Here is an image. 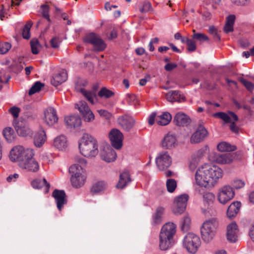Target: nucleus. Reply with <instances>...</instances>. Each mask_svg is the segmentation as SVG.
<instances>
[{
	"mask_svg": "<svg viewBox=\"0 0 254 254\" xmlns=\"http://www.w3.org/2000/svg\"><path fill=\"white\" fill-rule=\"evenodd\" d=\"M75 108L81 114L85 122L90 123L94 120L95 116L85 101H79L75 104Z\"/></svg>",
	"mask_w": 254,
	"mask_h": 254,
	"instance_id": "obj_11",
	"label": "nucleus"
},
{
	"mask_svg": "<svg viewBox=\"0 0 254 254\" xmlns=\"http://www.w3.org/2000/svg\"><path fill=\"white\" fill-rule=\"evenodd\" d=\"M164 211V208L161 206L157 208L155 213L152 216V223L153 225H157L161 222Z\"/></svg>",
	"mask_w": 254,
	"mask_h": 254,
	"instance_id": "obj_36",
	"label": "nucleus"
},
{
	"mask_svg": "<svg viewBox=\"0 0 254 254\" xmlns=\"http://www.w3.org/2000/svg\"><path fill=\"white\" fill-rule=\"evenodd\" d=\"M151 3L148 1H145L143 3L142 7L140 8L139 10L142 13H145L151 10Z\"/></svg>",
	"mask_w": 254,
	"mask_h": 254,
	"instance_id": "obj_53",
	"label": "nucleus"
},
{
	"mask_svg": "<svg viewBox=\"0 0 254 254\" xmlns=\"http://www.w3.org/2000/svg\"><path fill=\"white\" fill-rule=\"evenodd\" d=\"M234 122H235L234 121H232L231 122H230L231 123V124L230 125V130L233 132L237 133L239 132V128H238V127H237L236 126Z\"/></svg>",
	"mask_w": 254,
	"mask_h": 254,
	"instance_id": "obj_61",
	"label": "nucleus"
},
{
	"mask_svg": "<svg viewBox=\"0 0 254 254\" xmlns=\"http://www.w3.org/2000/svg\"><path fill=\"white\" fill-rule=\"evenodd\" d=\"M40 10L42 16H49V6L48 4H42Z\"/></svg>",
	"mask_w": 254,
	"mask_h": 254,
	"instance_id": "obj_55",
	"label": "nucleus"
},
{
	"mask_svg": "<svg viewBox=\"0 0 254 254\" xmlns=\"http://www.w3.org/2000/svg\"><path fill=\"white\" fill-rule=\"evenodd\" d=\"M11 47V45L8 42L0 43V54L6 53Z\"/></svg>",
	"mask_w": 254,
	"mask_h": 254,
	"instance_id": "obj_50",
	"label": "nucleus"
},
{
	"mask_svg": "<svg viewBox=\"0 0 254 254\" xmlns=\"http://www.w3.org/2000/svg\"><path fill=\"white\" fill-rule=\"evenodd\" d=\"M172 120V116L169 112H164L156 118L158 125L160 126L167 125Z\"/></svg>",
	"mask_w": 254,
	"mask_h": 254,
	"instance_id": "obj_35",
	"label": "nucleus"
},
{
	"mask_svg": "<svg viewBox=\"0 0 254 254\" xmlns=\"http://www.w3.org/2000/svg\"><path fill=\"white\" fill-rule=\"evenodd\" d=\"M135 121L134 118L128 115L120 116L118 119V123L123 129L129 131L134 126Z\"/></svg>",
	"mask_w": 254,
	"mask_h": 254,
	"instance_id": "obj_16",
	"label": "nucleus"
},
{
	"mask_svg": "<svg viewBox=\"0 0 254 254\" xmlns=\"http://www.w3.org/2000/svg\"><path fill=\"white\" fill-rule=\"evenodd\" d=\"M231 1L237 5H245L248 3L250 0H231Z\"/></svg>",
	"mask_w": 254,
	"mask_h": 254,
	"instance_id": "obj_62",
	"label": "nucleus"
},
{
	"mask_svg": "<svg viewBox=\"0 0 254 254\" xmlns=\"http://www.w3.org/2000/svg\"><path fill=\"white\" fill-rule=\"evenodd\" d=\"M220 1L221 0H207L206 1V3H207L206 8L208 10L216 9L219 5Z\"/></svg>",
	"mask_w": 254,
	"mask_h": 254,
	"instance_id": "obj_46",
	"label": "nucleus"
},
{
	"mask_svg": "<svg viewBox=\"0 0 254 254\" xmlns=\"http://www.w3.org/2000/svg\"><path fill=\"white\" fill-rule=\"evenodd\" d=\"M30 46L32 54L37 55L39 53V48L41 47V45L37 39H32L30 41Z\"/></svg>",
	"mask_w": 254,
	"mask_h": 254,
	"instance_id": "obj_43",
	"label": "nucleus"
},
{
	"mask_svg": "<svg viewBox=\"0 0 254 254\" xmlns=\"http://www.w3.org/2000/svg\"><path fill=\"white\" fill-rule=\"evenodd\" d=\"M231 185L233 189L234 188L238 190L243 188L245 185V183L241 180H236L232 182Z\"/></svg>",
	"mask_w": 254,
	"mask_h": 254,
	"instance_id": "obj_52",
	"label": "nucleus"
},
{
	"mask_svg": "<svg viewBox=\"0 0 254 254\" xmlns=\"http://www.w3.org/2000/svg\"><path fill=\"white\" fill-rule=\"evenodd\" d=\"M234 196L235 191L229 185H225L220 188L217 194L218 200L222 204L227 203Z\"/></svg>",
	"mask_w": 254,
	"mask_h": 254,
	"instance_id": "obj_10",
	"label": "nucleus"
},
{
	"mask_svg": "<svg viewBox=\"0 0 254 254\" xmlns=\"http://www.w3.org/2000/svg\"><path fill=\"white\" fill-rule=\"evenodd\" d=\"M212 116L222 120L225 123L231 122L232 121H237V116L232 112H229V115L225 112H217L213 114Z\"/></svg>",
	"mask_w": 254,
	"mask_h": 254,
	"instance_id": "obj_22",
	"label": "nucleus"
},
{
	"mask_svg": "<svg viewBox=\"0 0 254 254\" xmlns=\"http://www.w3.org/2000/svg\"><path fill=\"white\" fill-rule=\"evenodd\" d=\"M208 132L205 127L199 126L197 130L191 135L190 139L191 143H197L202 141L206 136Z\"/></svg>",
	"mask_w": 254,
	"mask_h": 254,
	"instance_id": "obj_19",
	"label": "nucleus"
},
{
	"mask_svg": "<svg viewBox=\"0 0 254 254\" xmlns=\"http://www.w3.org/2000/svg\"><path fill=\"white\" fill-rule=\"evenodd\" d=\"M31 186L34 189H40L44 188L45 193L49 192L50 185L45 179H36L31 182Z\"/></svg>",
	"mask_w": 254,
	"mask_h": 254,
	"instance_id": "obj_24",
	"label": "nucleus"
},
{
	"mask_svg": "<svg viewBox=\"0 0 254 254\" xmlns=\"http://www.w3.org/2000/svg\"><path fill=\"white\" fill-rule=\"evenodd\" d=\"M33 149L24 148L22 146L14 147L10 151L9 158L12 162H18V165L23 162L27 157H31Z\"/></svg>",
	"mask_w": 254,
	"mask_h": 254,
	"instance_id": "obj_7",
	"label": "nucleus"
},
{
	"mask_svg": "<svg viewBox=\"0 0 254 254\" xmlns=\"http://www.w3.org/2000/svg\"><path fill=\"white\" fill-rule=\"evenodd\" d=\"M9 111L14 118H17L18 117L20 112V109L19 108L16 107H13L11 108Z\"/></svg>",
	"mask_w": 254,
	"mask_h": 254,
	"instance_id": "obj_60",
	"label": "nucleus"
},
{
	"mask_svg": "<svg viewBox=\"0 0 254 254\" xmlns=\"http://www.w3.org/2000/svg\"><path fill=\"white\" fill-rule=\"evenodd\" d=\"M31 23L30 22L28 23L22 29V35L24 39H29L30 38V30L31 27Z\"/></svg>",
	"mask_w": 254,
	"mask_h": 254,
	"instance_id": "obj_47",
	"label": "nucleus"
},
{
	"mask_svg": "<svg viewBox=\"0 0 254 254\" xmlns=\"http://www.w3.org/2000/svg\"><path fill=\"white\" fill-rule=\"evenodd\" d=\"M189 196L187 194H181L177 197L174 202L173 211L174 214H182L186 209Z\"/></svg>",
	"mask_w": 254,
	"mask_h": 254,
	"instance_id": "obj_12",
	"label": "nucleus"
},
{
	"mask_svg": "<svg viewBox=\"0 0 254 254\" xmlns=\"http://www.w3.org/2000/svg\"><path fill=\"white\" fill-rule=\"evenodd\" d=\"M215 198V196L212 192H207L203 194V201L208 204L212 203Z\"/></svg>",
	"mask_w": 254,
	"mask_h": 254,
	"instance_id": "obj_51",
	"label": "nucleus"
},
{
	"mask_svg": "<svg viewBox=\"0 0 254 254\" xmlns=\"http://www.w3.org/2000/svg\"><path fill=\"white\" fill-rule=\"evenodd\" d=\"M98 112L101 117H104L107 120H110L112 117V114L105 110H99Z\"/></svg>",
	"mask_w": 254,
	"mask_h": 254,
	"instance_id": "obj_56",
	"label": "nucleus"
},
{
	"mask_svg": "<svg viewBox=\"0 0 254 254\" xmlns=\"http://www.w3.org/2000/svg\"><path fill=\"white\" fill-rule=\"evenodd\" d=\"M19 177V175L15 173L13 175H10L6 179L8 182H15Z\"/></svg>",
	"mask_w": 254,
	"mask_h": 254,
	"instance_id": "obj_64",
	"label": "nucleus"
},
{
	"mask_svg": "<svg viewBox=\"0 0 254 254\" xmlns=\"http://www.w3.org/2000/svg\"><path fill=\"white\" fill-rule=\"evenodd\" d=\"M239 229L236 222L230 223L227 227L226 237L228 241L231 243H235L238 239Z\"/></svg>",
	"mask_w": 254,
	"mask_h": 254,
	"instance_id": "obj_17",
	"label": "nucleus"
},
{
	"mask_svg": "<svg viewBox=\"0 0 254 254\" xmlns=\"http://www.w3.org/2000/svg\"><path fill=\"white\" fill-rule=\"evenodd\" d=\"M131 181V180L129 172L127 171H124L120 174V179L116 185V187L118 189H123Z\"/></svg>",
	"mask_w": 254,
	"mask_h": 254,
	"instance_id": "obj_28",
	"label": "nucleus"
},
{
	"mask_svg": "<svg viewBox=\"0 0 254 254\" xmlns=\"http://www.w3.org/2000/svg\"><path fill=\"white\" fill-rule=\"evenodd\" d=\"M64 122L67 126L70 128L78 127L81 124V118L78 115L66 117L64 118Z\"/></svg>",
	"mask_w": 254,
	"mask_h": 254,
	"instance_id": "obj_27",
	"label": "nucleus"
},
{
	"mask_svg": "<svg viewBox=\"0 0 254 254\" xmlns=\"http://www.w3.org/2000/svg\"><path fill=\"white\" fill-rule=\"evenodd\" d=\"M3 135L8 142H12L15 138V134L13 129L11 127H6L3 130Z\"/></svg>",
	"mask_w": 254,
	"mask_h": 254,
	"instance_id": "obj_39",
	"label": "nucleus"
},
{
	"mask_svg": "<svg viewBox=\"0 0 254 254\" xmlns=\"http://www.w3.org/2000/svg\"><path fill=\"white\" fill-rule=\"evenodd\" d=\"M123 136L122 132L117 128L111 129L109 133V137L111 144L117 149H119L122 147Z\"/></svg>",
	"mask_w": 254,
	"mask_h": 254,
	"instance_id": "obj_14",
	"label": "nucleus"
},
{
	"mask_svg": "<svg viewBox=\"0 0 254 254\" xmlns=\"http://www.w3.org/2000/svg\"><path fill=\"white\" fill-rule=\"evenodd\" d=\"M107 186L106 183L102 181L95 183L91 188L92 193L96 194L105 190Z\"/></svg>",
	"mask_w": 254,
	"mask_h": 254,
	"instance_id": "obj_37",
	"label": "nucleus"
},
{
	"mask_svg": "<svg viewBox=\"0 0 254 254\" xmlns=\"http://www.w3.org/2000/svg\"><path fill=\"white\" fill-rule=\"evenodd\" d=\"M166 99L170 102H181L185 100V97L179 91H171L166 95Z\"/></svg>",
	"mask_w": 254,
	"mask_h": 254,
	"instance_id": "obj_29",
	"label": "nucleus"
},
{
	"mask_svg": "<svg viewBox=\"0 0 254 254\" xmlns=\"http://www.w3.org/2000/svg\"><path fill=\"white\" fill-rule=\"evenodd\" d=\"M115 93L106 87H102L98 92V96L103 99H109L114 95Z\"/></svg>",
	"mask_w": 254,
	"mask_h": 254,
	"instance_id": "obj_42",
	"label": "nucleus"
},
{
	"mask_svg": "<svg viewBox=\"0 0 254 254\" xmlns=\"http://www.w3.org/2000/svg\"><path fill=\"white\" fill-rule=\"evenodd\" d=\"M87 85V82L84 79L78 80L75 84V89L77 91L80 92L85 98L91 104L95 103V100L96 99V90L97 86L95 85L93 86L94 91H87L84 88Z\"/></svg>",
	"mask_w": 254,
	"mask_h": 254,
	"instance_id": "obj_8",
	"label": "nucleus"
},
{
	"mask_svg": "<svg viewBox=\"0 0 254 254\" xmlns=\"http://www.w3.org/2000/svg\"><path fill=\"white\" fill-rule=\"evenodd\" d=\"M156 164L160 170H164L170 167L172 163V159L166 151L160 152L156 158Z\"/></svg>",
	"mask_w": 254,
	"mask_h": 254,
	"instance_id": "obj_15",
	"label": "nucleus"
},
{
	"mask_svg": "<svg viewBox=\"0 0 254 254\" xmlns=\"http://www.w3.org/2000/svg\"><path fill=\"white\" fill-rule=\"evenodd\" d=\"M176 228V225L173 222L166 223L162 226L159 235V247L161 250H167L173 246Z\"/></svg>",
	"mask_w": 254,
	"mask_h": 254,
	"instance_id": "obj_3",
	"label": "nucleus"
},
{
	"mask_svg": "<svg viewBox=\"0 0 254 254\" xmlns=\"http://www.w3.org/2000/svg\"><path fill=\"white\" fill-rule=\"evenodd\" d=\"M191 220L188 215L184 216L181 221L180 227L182 231H188L190 228Z\"/></svg>",
	"mask_w": 254,
	"mask_h": 254,
	"instance_id": "obj_40",
	"label": "nucleus"
},
{
	"mask_svg": "<svg viewBox=\"0 0 254 254\" xmlns=\"http://www.w3.org/2000/svg\"><path fill=\"white\" fill-rule=\"evenodd\" d=\"M174 122L177 126H187L190 122V119L186 114L179 112L176 114Z\"/></svg>",
	"mask_w": 254,
	"mask_h": 254,
	"instance_id": "obj_25",
	"label": "nucleus"
},
{
	"mask_svg": "<svg viewBox=\"0 0 254 254\" xmlns=\"http://www.w3.org/2000/svg\"><path fill=\"white\" fill-rule=\"evenodd\" d=\"M52 195L56 200L58 209L61 210L63 205L66 203L65 192L62 190H55Z\"/></svg>",
	"mask_w": 254,
	"mask_h": 254,
	"instance_id": "obj_21",
	"label": "nucleus"
},
{
	"mask_svg": "<svg viewBox=\"0 0 254 254\" xmlns=\"http://www.w3.org/2000/svg\"><path fill=\"white\" fill-rule=\"evenodd\" d=\"M192 31L193 32V34L192 35V38L193 39L197 40L200 42H203L208 40V38L206 35L202 33H195V30H193Z\"/></svg>",
	"mask_w": 254,
	"mask_h": 254,
	"instance_id": "obj_48",
	"label": "nucleus"
},
{
	"mask_svg": "<svg viewBox=\"0 0 254 254\" xmlns=\"http://www.w3.org/2000/svg\"><path fill=\"white\" fill-rule=\"evenodd\" d=\"M51 45L53 48H57L59 47L60 41L58 37H53L50 41Z\"/></svg>",
	"mask_w": 254,
	"mask_h": 254,
	"instance_id": "obj_59",
	"label": "nucleus"
},
{
	"mask_svg": "<svg viewBox=\"0 0 254 254\" xmlns=\"http://www.w3.org/2000/svg\"><path fill=\"white\" fill-rule=\"evenodd\" d=\"M34 155V150L32 151V155L30 157H27L23 162L19 164V167L28 171L36 172L39 169V165L38 162L35 160L33 156Z\"/></svg>",
	"mask_w": 254,
	"mask_h": 254,
	"instance_id": "obj_13",
	"label": "nucleus"
},
{
	"mask_svg": "<svg viewBox=\"0 0 254 254\" xmlns=\"http://www.w3.org/2000/svg\"><path fill=\"white\" fill-rule=\"evenodd\" d=\"M215 158L217 163L225 164L232 163L234 156L231 153L218 154L215 155Z\"/></svg>",
	"mask_w": 254,
	"mask_h": 254,
	"instance_id": "obj_26",
	"label": "nucleus"
},
{
	"mask_svg": "<svg viewBox=\"0 0 254 254\" xmlns=\"http://www.w3.org/2000/svg\"><path fill=\"white\" fill-rule=\"evenodd\" d=\"M241 206L240 202L236 201L232 203L227 209V215L228 217L230 218L235 217L238 213Z\"/></svg>",
	"mask_w": 254,
	"mask_h": 254,
	"instance_id": "obj_33",
	"label": "nucleus"
},
{
	"mask_svg": "<svg viewBox=\"0 0 254 254\" xmlns=\"http://www.w3.org/2000/svg\"><path fill=\"white\" fill-rule=\"evenodd\" d=\"M177 65L174 63H168L165 65V69L167 71H170L176 67Z\"/></svg>",
	"mask_w": 254,
	"mask_h": 254,
	"instance_id": "obj_63",
	"label": "nucleus"
},
{
	"mask_svg": "<svg viewBox=\"0 0 254 254\" xmlns=\"http://www.w3.org/2000/svg\"><path fill=\"white\" fill-rule=\"evenodd\" d=\"M67 78L66 71L64 69H61L58 73L53 77L51 80V83L54 86H58L63 82H65Z\"/></svg>",
	"mask_w": 254,
	"mask_h": 254,
	"instance_id": "obj_23",
	"label": "nucleus"
},
{
	"mask_svg": "<svg viewBox=\"0 0 254 254\" xmlns=\"http://www.w3.org/2000/svg\"><path fill=\"white\" fill-rule=\"evenodd\" d=\"M187 45V49L190 52H193L196 50V47L194 41L190 39Z\"/></svg>",
	"mask_w": 254,
	"mask_h": 254,
	"instance_id": "obj_58",
	"label": "nucleus"
},
{
	"mask_svg": "<svg viewBox=\"0 0 254 254\" xmlns=\"http://www.w3.org/2000/svg\"><path fill=\"white\" fill-rule=\"evenodd\" d=\"M100 156L103 160L108 163L114 162L117 158L116 152L110 145L104 147L101 151Z\"/></svg>",
	"mask_w": 254,
	"mask_h": 254,
	"instance_id": "obj_18",
	"label": "nucleus"
},
{
	"mask_svg": "<svg viewBox=\"0 0 254 254\" xmlns=\"http://www.w3.org/2000/svg\"><path fill=\"white\" fill-rule=\"evenodd\" d=\"M200 245L199 237L193 233H187L183 239V245L190 253H196Z\"/></svg>",
	"mask_w": 254,
	"mask_h": 254,
	"instance_id": "obj_6",
	"label": "nucleus"
},
{
	"mask_svg": "<svg viewBox=\"0 0 254 254\" xmlns=\"http://www.w3.org/2000/svg\"><path fill=\"white\" fill-rule=\"evenodd\" d=\"M83 41L85 43L92 45L94 50L97 52L104 50L107 46L104 41L94 33L86 34L83 38Z\"/></svg>",
	"mask_w": 254,
	"mask_h": 254,
	"instance_id": "obj_9",
	"label": "nucleus"
},
{
	"mask_svg": "<svg viewBox=\"0 0 254 254\" xmlns=\"http://www.w3.org/2000/svg\"><path fill=\"white\" fill-rule=\"evenodd\" d=\"M222 177V170L219 167L211 164H205L197 170L195 182L200 187L207 188L214 186Z\"/></svg>",
	"mask_w": 254,
	"mask_h": 254,
	"instance_id": "obj_1",
	"label": "nucleus"
},
{
	"mask_svg": "<svg viewBox=\"0 0 254 254\" xmlns=\"http://www.w3.org/2000/svg\"><path fill=\"white\" fill-rule=\"evenodd\" d=\"M218 223L216 218L206 220L201 228V238L205 243H209L214 237Z\"/></svg>",
	"mask_w": 254,
	"mask_h": 254,
	"instance_id": "obj_5",
	"label": "nucleus"
},
{
	"mask_svg": "<svg viewBox=\"0 0 254 254\" xmlns=\"http://www.w3.org/2000/svg\"><path fill=\"white\" fill-rule=\"evenodd\" d=\"M46 134L44 130H40L34 136V144L37 147H41L46 140Z\"/></svg>",
	"mask_w": 254,
	"mask_h": 254,
	"instance_id": "obj_30",
	"label": "nucleus"
},
{
	"mask_svg": "<svg viewBox=\"0 0 254 254\" xmlns=\"http://www.w3.org/2000/svg\"><path fill=\"white\" fill-rule=\"evenodd\" d=\"M5 69H1L0 71V83H6L10 79V76L9 74H6Z\"/></svg>",
	"mask_w": 254,
	"mask_h": 254,
	"instance_id": "obj_49",
	"label": "nucleus"
},
{
	"mask_svg": "<svg viewBox=\"0 0 254 254\" xmlns=\"http://www.w3.org/2000/svg\"><path fill=\"white\" fill-rule=\"evenodd\" d=\"M167 190L170 192H173L177 187V182L173 179H169L166 181Z\"/></svg>",
	"mask_w": 254,
	"mask_h": 254,
	"instance_id": "obj_45",
	"label": "nucleus"
},
{
	"mask_svg": "<svg viewBox=\"0 0 254 254\" xmlns=\"http://www.w3.org/2000/svg\"><path fill=\"white\" fill-rule=\"evenodd\" d=\"M44 86V84L42 83L41 82L36 81L29 89L28 92L29 94L31 95L40 91L42 87Z\"/></svg>",
	"mask_w": 254,
	"mask_h": 254,
	"instance_id": "obj_44",
	"label": "nucleus"
},
{
	"mask_svg": "<svg viewBox=\"0 0 254 254\" xmlns=\"http://www.w3.org/2000/svg\"><path fill=\"white\" fill-rule=\"evenodd\" d=\"M217 149L221 152H230L236 150V147L228 142H222L217 145Z\"/></svg>",
	"mask_w": 254,
	"mask_h": 254,
	"instance_id": "obj_38",
	"label": "nucleus"
},
{
	"mask_svg": "<svg viewBox=\"0 0 254 254\" xmlns=\"http://www.w3.org/2000/svg\"><path fill=\"white\" fill-rule=\"evenodd\" d=\"M69 172L71 175L70 181L73 187L79 188L84 184L86 174L85 170L79 164L71 166L69 168Z\"/></svg>",
	"mask_w": 254,
	"mask_h": 254,
	"instance_id": "obj_4",
	"label": "nucleus"
},
{
	"mask_svg": "<svg viewBox=\"0 0 254 254\" xmlns=\"http://www.w3.org/2000/svg\"><path fill=\"white\" fill-rule=\"evenodd\" d=\"M162 146L166 149H171L176 145V138L173 134H167L162 142Z\"/></svg>",
	"mask_w": 254,
	"mask_h": 254,
	"instance_id": "obj_32",
	"label": "nucleus"
},
{
	"mask_svg": "<svg viewBox=\"0 0 254 254\" xmlns=\"http://www.w3.org/2000/svg\"><path fill=\"white\" fill-rule=\"evenodd\" d=\"M15 128L19 136L25 137L30 135L31 134V130L28 125L26 123H23L22 122L18 123Z\"/></svg>",
	"mask_w": 254,
	"mask_h": 254,
	"instance_id": "obj_31",
	"label": "nucleus"
},
{
	"mask_svg": "<svg viewBox=\"0 0 254 254\" xmlns=\"http://www.w3.org/2000/svg\"><path fill=\"white\" fill-rule=\"evenodd\" d=\"M45 122L48 126H53L57 123L58 118L57 117L56 111L53 107L48 108L44 112Z\"/></svg>",
	"mask_w": 254,
	"mask_h": 254,
	"instance_id": "obj_20",
	"label": "nucleus"
},
{
	"mask_svg": "<svg viewBox=\"0 0 254 254\" xmlns=\"http://www.w3.org/2000/svg\"><path fill=\"white\" fill-rule=\"evenodd\" d=\"M80 153L86 158L96 156L98 153V143L97 139L89 134H85L79 142Z\"/></svg>",
	"mask_w": 254,
	"mask_h": 254,
	"instance_id": "obj_2",
	"label": "nucleus"
},
{
	"mask_svg": "<svg viewBox=\"0 0 254 254\" xmlns=\"http://www.w3.org/2000/svg\"><path fill=\"white\" fill-rule=\"evenodd\" d=\"M55 147L59 150H64L67 146V140L64 135H61L56 137L54 140Z\"/></svg>",
	"mask_w": 254,
	"mask_h": 254,
	"instance_id": "obj_34",
	"label": "nucleus"
},
{
	"mask_svg": "<svg viewBox=\"0 0 254 254\" xmlns=\"http://www.w3.org/2000/svg\"><path fill=\"white\" fill-rule=\"evenodd\" d=\"M126 96L127 101L129 105H135L137 103V100L135 95L127 94Z\"/></svg>",
	"mask_w": 254,
	"mask_h": 254,
	"instance_id": "obj_54",
	"label": "nucleus"
},
{
	"mask_svg": "<svg viewBox=\"0 0 254 254\" xmlns=\"http://www.w3.org/2000/svg\"><path fill=\"white\" fill-rule=\"evenodd\" d=\"M242 82L248 90L252 91L254 89V84L252 82L246 79L242 80Z\"/></svg>",
	"mask_w": 254,
	"mask_h": 254,
	"instance_id": "obj_57",
	"label": "nucleus"
},
{
	"mask_svg": "<svg viewBox=\"0 0 254 254\" xmlns=\"http://www.w3.org/2000/svg\"><path fill=\"white\" fill-rule=\"evenodd\" d=\"M235 20V17H227L225 25L224 27V31L228 33L233 31V25Z\"/></svg>",
	"mask_w": 254,
	"mask_h": 254,
	"instance_id": "obj_41",
	"label": "nucleus"
}]
</instances>
